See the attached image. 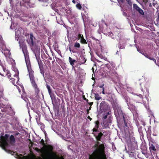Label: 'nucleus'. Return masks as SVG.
Here are the masks:
<instances>
[{
    "mask_svg": "<svg viewBox=\"0 0 159 159\" xmlns=\"http://www.w3.org/2000/svg\"><path fill=\"white\" fill-rule=\"evenodd\" d=\"M102 59H104L105 60H107V58H106L105 57H104L102 56H101L100 57Z\"/></svg>",
    "mask_w": 159,
    "mask_h": 159,
    "instance_id": "32",
    "label": "nucleus"
},
{
    "mask_svg": "<svg viewBox=\"0 0 159 159\" xmlns=\"http://www.w3.org/2000/svg\"><path fill=\"white\" fill-rule=\"evenodd\" d=\"M114 113L117 117H123L125 125L126 126L127 122L125 117V114H123L120 108L118 107L117 108L115 109Z\"/></svg>",
    "mask_w": 159,
    "mask_h": 159,
    "instance_id": "6",
    "label": "nucleus"
},
{
    "mask_svg": "<svg viewBox=\"0 0 159 159\" xmlns=\"http://www.w3.org/2000/svg\"><path fill=\"white\" fill-rule=\"evenodd\" d=\"M107 118V115H104V116L103 117V118L104 119V120H105Z\"/></svg>",
    "mask_w": 159,
    "mask_h": 159,
    "instance_id": "30",
    "label": "nucleus"
},
{
    "mask_svg": "<svg viewBox=\"0 0 159 159\" xmlns=\"http://www.w3.org/2000/svg\"><path fill=\"white\" fill-rule=\"evenodd\" d=\"M95 98L96 100H99L101 99L102 98L98 94H95Z\"/></svg>",
    "mask_w": 159,
    "mask_h": 159,
    "instance_id": "16",
    "label": "nucleus"
},
{
    "mask_svg": "<svg viewBox=\"0 0 159 159\" xmlns=\"http://www.w3.org/2000/svg\"><path fill=\"white\" fill-rule=\"evenodd\" d=\"M150 150L155 151L156 150L155 147L153 144H152L150 147Z\"/></svg>",
    "mask_w": 159,
    "mask_h": 159,
    "instance_id": "20",
    "label": "nucleus"
},
{
    "mask_svg": "<svg viewBox=\"0 0 159 159\" xmlns=\"http://www.w3.org/2000/svg\"><path fill=\"white\" fill-rule=\"evenodd\" d=\"M135 95H137V96H139L140 98H141V99L143 98V96L141 94H135Z\"/></svg>",
    "mask_w": 159,
    "mask_h": 159,
    "instance_id": "27",
    "label": "nucleus"
},
{
    "mask_svg": "<svg viewBox=\"0 0 159 159\" xmlns=\"http://www.w3.org/2000/svg\"><path fill=\"white\" fill-rule=\"evenodd\" d=\"M99 122L98 121H97L96 122V125L95 126V127H96V128H97V129H98L99 127Z\"/></svg>",
    "mask_w": 159,
    "mask_h": 159,
    "instance_id": "26",
    "label": "nucleus"
},
{
    "mask_svg": "<svg viewBox=\"0 0 159 159\" xmlns=\"http://www.w3.org/2000/svg\"><path fill=\"white\" fill-rule=\"evenodd\" d=\"M2 67L4 73L2 74L0 73V74L3 76L5 75L7 76L8 78L10 79V81L12 82L13 84L15 85V83H17L19 80V78L18 77L19 72L18 70H17V69L16 70V74L14 75V78H12L11 77V74L9 73V71L7 70H6V69L3 68V67Z\"/></svg>",
    "mask_w": 159,
    "mask_h": 159,
    "instance_id": "4",
    "label": "nucleus"
},
{
    "mask_svg": "<svg viewBox=\"0 0 159 159\" xmlns=\"http://www.w3.org/2000/svg\"><path fill=\"white\" fill-rule=\"evenodd\" d=\"M2 39V36L1 35H0V40H1Z\"/></svg>",
    "mask_w": 159,
    "mask_h": 159,
    "instance_id": "41",
    "label": "nucleus"
},
{
    "mask_svg": "<svg viewBox=\"0 0 159 159\" xmlns=\"http://www.w3.org/2000/svg\"><path fill=\"white\" fill-rule=\"evenodd\" d=\"M19 92L20 93V91L19 90Z\"/></svg>",
    "mask_w": 159,
    "mask_h": 159,
    "instance_id": "51",
    "label": "nucleus"
},
{
    "mask_svg": "<svg viewBox=\"0 0 159 159\" xmlns=\"http://www.w3.org/2000/svg\"><path fill=\"white\" fill-rule=\"evenodd\" d=\"M97 130H98V129L97 128H96V129L94 128L93 129V132H97Z\"/></svg>",
    "mask_w": 159,
    "mask_h": 159,
    "instance_id": "34",
    "label": "nucleus"
},
{
    "mask_svg": "<svg viewBox=\"0 0 159 159\" xmlns=\"http://www.w3.org/2000/svg\"><path fill=\"white\" fill-rule=\"evenodd\" d=\"M27 107L28 106V104H27Z\"/></svg>",
    "mask_w": 159,
    "mask_h": 159,
    "instance_id": "49",
    "label": "nucleus"
},
{
    "mask_svg": "<svg viewBox=\"0 0 159 159\" xmlns=\"http://www.w3.org/2000/svg\"><path fill=\"white\" fill-rule=\"evenodd\" d=\"M148 58L150 60H152L153 61H154V62L157 65V64L156 63V60L155 59H154L152 57H150V56L148 57Z\"/></svg>",
    "mask_w": 159,
    "mask_h": 159,
    "instance_id": "23",
    "label": "nucleus"
},
{
    "mask_svg": "<svg viewBox=\"0 0 159 159\" xmlns=\"http://www.w3.org/2000/svg\"><path fill=\"white\" fill-rule=\"evenodd\" d=\"M2 107L4 108V109H1V110L2 111L7 112L11 116L15 115V112L12 109L11 105H3Z\"/></svg>",
    "mask_w": 159,
    "mask_h": 159,
    "instance_id": "5",
    "label": "nucleus"
},
{
    "mask_svg": "<svg viewBox=\"0 0 159 159\" xmlns=\"http://www.w3.org/2000/svg\"><path fill=\"white\" fill-rule=\"evenodd\" d=\"M69 60L70 64L71 65L73 66L74 64V63L76 61L74 59H73L70 57H69Z\"/></svg>",
    "mask_w": 159,
    "mask_h": 159,
    "instance_id": "12",
    "label": "nucleus"
},
{
    "mask_svg": "<svg viewBox=\"0 0 159 159\" xmlns=\"http://www.w3.org/2000/svg\"><path fill=\"white\" fill-rule=\"evenodd\" d=\"M11 27H12V25H11V27H10V28H11V29H12Z\"/></svg>",
    "mask_w": 159,
    "mask_h": 159,
    "instance_id": "47",
    "label": "nucleus"
},
{
    "mask_svg": "<svg viewBox=\"0 0 159 159\" xmlns=\"http://www.w3.org/2000/svg\"><path fill=\"white\" fill-rule=\"evenodd\" d=\"M38 63L39 64V68L40 69V70L43 69V66L42 65V62L41 61H38Z\"/></svg>",
    "mask_w": 159,
    "mask_h": 159,
    "instance_id": "18",
    "label": "nucleus"
},
{
    "mask_svg": "<svg viewBox=\"0 0 159 159\" xmlns=\"http://www.w3.org/2000/svg\"><path fill=\"white\" fill-rule=\"evenodd\" d=\"M34 37L33 35L32 34H30V40L31 44L32 45L34 44Z\"/></svg>",
    "mask_w": 159,
    "mask_h": 159,
    "instance_id": "13",
    "label": "nucleus"
},
{
    "mask_svg": "<svg viewBox=\"0 0 159 159\" xmlns=\"http://www.w3.org/2000/svg\"><path fill=\"white\" fill-rule=\"evenodd\" d=\"M106 35H107L108 36L111 37L112 39H115V37L113 36V34L111 32L108 33L107 34H106Z\"/></svg>",
    "mask_w": 159,
    "mask_h": 159,
    "instance_id": "15",
    "label": "nucleus"
},
{
    "mask_svg": "<svg viewBox=\"0 0 159 159\" xmlns=\"http://www.w3.org/2000/svg\"><path fill=\"white\" fill-rule=\"evenodd\" d=\"M89 119H90V120L92 119L90 118L89 116Z\"/></svg>",
    "mask_w": 159,
    "mask_h": 159,
    "instance_id": "46",
    "label": "nucleus"
},
{
    "mask_svg": "<svg viewBox=\"0 0 159 159\" xmlns=\"http://www.w3.org/2000/svg\"><path fill=\"white\" fill-rule=\"evenodd\" d=\"M9 136L7 134L4 136L2 135L0 136V143L1 146L4 150L8 153L11 155H15V157L17 159H61V156L57 155L53 151V147L49 145L46 149L43 148L41 150L39 149V152L41 156L36 157L34 155H31L27 156H23L22 155H18L10 150H7L6 147H7L8 143L13 144L15 141L14 136H11L10 139L8 138Z\"/></svg>",
    "mask_w": 159,
    "mask_h": 159,
    "instance_id": "1",
    "label": "nucleus"
},
{
    "mask_svg": "<svg viewBox=\"0 0 159 159\" xmlns=\"http://www.w3.org/2000/svg\"><path fill=\"white\" fill-rule=\"evenodd\" d=\"M76 6L79 9H81L82 7L81 6L80 4H77L76 5Z\"/></svg>",
    "mask_w": 159,
    "mask_h": 159,
    "instance_id": "25",
    "label": "nucleus"
},
{
    "mask_svg": "<svg viewBox=\"0 0 159 159\" xmlns=\"http://www.w3.org/2000/svg\"><path fill=\"white\" fill-rule=\"evenodd\" d=\"M158 66H159V65H158Z\"/></svg>",
    "mask_w": 159,
    "mask_h": 159,
    "instance_id": "52",
    "label": "nucleus"
},
{
    "mask_svg": "<svg viewBox=\"0 0 159 159\" xmlns=\"http://www.w3.org/2000/svg\"><path fill=\"white\" fill-rule=\"evenodd\" d=\"M107 67L109 69V71H111V68L110 67V66L109 65H108L107 66Z\"/></svg>",
    "mask_w": 159,
    "mask_h": 159,
    "instance_id": "29",
    "label": "nucleus"
},
{
    "mask_svg": "<svg viewBox=\"0 0 159 159\" xmlns=\"http://www.w3.org/2000/svg\"><path fill=\"white\" fill-rule=\"evenodd\" d=\"M72 2H73V3H75V0H73V1H72Z\"/></svg>",
    "mask_w": 159,
    "mask_h": 159,
    "instance_id": "44",
    "label": "nucleus"
},
{
    "mask_svg": "<svg viewBox=\"0 0 159 159\" xmlns=\"http://www.w3.org/2000/svg\"><path fill=\"white\" fill-rule=\"evenodd\" d=\"M70 51H71L70 48Z\"/></svg>",
    "mask_w": 159,
    "mask_h": 159,
    "instance_id": "50",
    "label": "nucleus"
},
{
    "mask_svg": "<svg viewBox=\"0 0 159 159\" xmlns=\"http://www.w3.org/2000/svg\"><path fill=\"white\" fill-rule=\"evenodd\" d=\"M104 84H102V85L99 86V87L100 88H102V89H103V88H104Z\"/></svg>",
    "mask_w": 159,
    "mask_h": 159,
    "instance_id": "31",
    "label": "nucleus"
},
{
    "mask_svg": "<svg viewBox=\"0 0 159 159\" xmlns=\"http://www.w3.org/2000/svg\"><path fill=\"white\" fill-rule=\"evenodd\" d=\"M24 94L25 93H24L23 94L21 95V98L23 99L27 103L28 100L26 97H25V96H24V95H25Z\"/></svg>",
    "mask_w": 159,
    "mask_h": 159,
    "instance_id": "17",
    "label": "nucleus"
},
{
    "mask_svg": "<svg viewBox=\"0 0 159 159\" xmlns=\"http://www.w3.org/2000/svg\"><path fill=\"white\" fill-rule=\"evenodd\" d=\"M119 48L120 49H123L124 48V47H119Z\"/></svg>",
    "mask_w": 159,
    "mask_h": 159,
    "instance_id": "40",
    "label": "nucleus"
},
{
    "mask_svg": "<svg viewBox=\"0 0 159 159\" xmlns=\"http://www.w3.org/2000/svg\"><path fill=\"white\" fill-rule=\"evenodd\" d=\"M39 1H43L44 2V1H45V0H39Z\"/></svg>",
    "mask_w": 159,
    "mask_h": 159,
    "instance_id": "43",
    "label": "nucleus"
},
{
    "mask_svg": "<svg viewBox=\"0 0 159 159\" xmlns=\"http://www.w3.org/2000/svg\"><path fill=\"white\" fill-rule=\"evenodd\" d=\"M127 1V3L129 6H132V2L130 0H126Z\"/></svg>",
    "mask_w": 159,
    "mask_h": 159,
    "instance_id": "24",
    "label": "nucleus"
},
{
    "mask_svg": "<svg viewBox=\"0 0 159 159\" xmlns=\"http://www.w3.org/2000/svg\"><path fill=\"white\" fill-rule=\"evenodd\" d=\"M41 143L43 145H45V143H44V141L43 140V139H42L41 141Z\"/></svg>",
    "mask_w": 159,
    "mask_h": 159,
    "instance_id": "33",
    "label": "nucleus"
},
{
    "mask_svg": "<svg viewBox=\"0 0 159 159\" xmlns=\"http://www.w3.org/2000/svg\"><path fill=\"white\" fill-rule=\"evenodd\" d=\"M16 39L17 41H18V39H16L17 37H18L21 34V32H22V30L21 28H19L18 29H16Z\"/></svg>",
    "mask_w": 159,
    "mask_h": 159,
    "instance_id": "9",
    "label": "nucleus"
},
{
    "mask_svg": "<svg viewBox=\"0 0 159 159\" xmlns=\"http://www.w3.org/2000/svg\"><path fill=\"white\" fill-rule=\"evenodd\" d=\"M74 47L76 48H79L80 47V45L78 43L76 42L74 44Z\"/></svg>",
    "mask_w": 159,
    "mask_h": 159,
    "instance_id": "21",
    "label": "nucleus"
},
{
    "mask_svg": "<svg viewBox=\"0 0 159 159\" xmlns=\"http://www.w3.org/2000/svg\"><path fill=\"white\" fill-rule=\"evenodd\" d=\"M23 53L24 54L26 63L29 74L31 82L33 87L34 88L36 94L38 95L39 93V89L34 81V77L33 75L34 71L31 68L30 62L29 59L28 55L27 54H25L24 52H23Z\"/></svg>",
    "mask_w": 159,
    "mask_h": 159,
    "instance_id": "3",
    "label": "nucleus"
},
{
    "mask_svg": "<svg viewBox=\"0 0 159 159\" xmlns=\"http://www.w3.org/2000/svg\"><path fill=\"white\" fill-rule=\"evenodd\" d=\"M141 90H142V91H143V89H142Z\"/></svg>",
    "mask_w": 159,
    "mask_h": 159,
    "instance_id": "48",
    "label": "nucleus"
},
{
    "mask_svg": "<svg viewBox=\"0 0 159 159\" xmlns=\"http://www.w3.org/2000/svg\"><path fill=\"white\" fill-rule=\"evenodd\" d=\"M80 41L81 43H82L85 44L87 43V42L86 40L83 37L82 38H81L80 40Z\"/></svg>",
    "mask_w": 159,
    "mask_h": 159,
    "instance_id": "22",
    "label": "nucleus"
},
{
    "mask_svg": "<svg viewBox=\"0 0 159 159\" xmlns=\"http://www.w3.org/2000/svg\"><path fill=\"white\" fill-rule=\"evenodd\" d=\"M46 87L47 89H48L49 94L52 99V92L51 91V88L50 86L47 84H46Z\"/></svg>",
    "mask_w": 159,
    "mask_h": 159,
    "instance_id": "11",
    "label": "nucleus"
},
{
    "mask_svg": "<svg viewBox=\"0 0 159 159\" xmlns=\"http://www.w3.org/2000/svg\"><path fill=\"white\" fill-rule=\"evenodd\" d=\"M133 8L138 11L140 14L142 15L144 14L143 11L136 4H133Z\"/></svg>",
    "mask_w": 159,
    "mask_h": 159,
    "instance_id": "8",
    "label": "nucleus"
},
{
    "mask_svg": "<svg viewBox=\"0 0 159 159\" xmlns=\"http://www.w3.org/2000/svg\"><path fill=\"white\" fill-rule=\"evenodd\" d=\"M81 58L82 60L81 61L80 63V64H84L86 61V59L84 57H81Z\"/></svg>",
    "mask_w": 159,
    "mask_h": 159,
    "instance_id": "19",
    "label": "nucleus"
},
{
    "mask_svg": "<svg viewBox=\"0 0 159 159\" xmlns=\"http://www.w3.org/2000/svg\"><path fill=\"white\" fill-rule=\"evenodd\" d=\"M111 122V118H109L107 120H103L102 123V126L104 128H107L108 127L109 124Z\"/></svg>",
    "mask_w": 159,
    "mask_h": 159,
    "instance_id": "7",
    "label": "nucleus"
},
{
    "mask_svg": "<svg viewBox=\"0 0 159 159\" xmlns=\"http://www.w3.org/2000/svg\"><path fill=\"white\" fill-rule=\"evenodd\" d=\"M94 148V151L89 155V159H106L103 144H99L98 142L95 145ZM61 159H64L62 156Z\"/></svg>",
    "mask_w": 159,
    "mask_h": 159,
    "instance_id": "2",
    "label": "nucleus"
},
{
    "mask_svg": "<svg viewBox=\"0 0 159 159\" xmlns=\"http://www.w3.org/2000/svg\"><path fill=\"white\" fill-rule=\"evenodd\" d=\"M103 134L102 133H99L98 136H96V138L98 141H100L102 136L103 135Z\"/></svg>",
    "mask_w": 159,
    "mask_h": 159,
    "instance_id": "14",
    "label": "nucleus"
},
{
    "mask_svg": "<svg viewBox=\"0 0 159 159\" xmlns=\"http://www.w3.org/2000/svg\"><path fill=\"white\" fill-rule=\"evenodd\" d=\"M78 37L79 39H81V38H82L83 37V35H81V34H79L78 35Z\"/></svg>",
    "mask_w": 159,
    "mask_h": 159,
    "instance_id": "28",
    "label": "nucleus"
},
{
    "mask_svg": "<svg viewBox=\"0 0 159 159\" xmlns=\"http://www.w3.org/2000/svg\"><path fill=\"white\" fill-rule=\"evenodd\" d=\"M118 2H123V0H117Z\"/></svg>",
    "mask_w": 159,
    "mask_h": 159,
    "instance_id": "39",
    "label": "nucleus"
},
{
    "mask_svg": "<svg viewBox=\"0 0 159 159\" xmlns=\"http://www.w3.org/2000/svg\"><path fill=\"white\" fill-rule=\"evenodd\" d=\"M107 107L108 106L104 102L102 101L100 103V108L101 110L105 111Z\"/></svg>",
    "mask_w": 159,
    "mask_h": 159,
    "instance_id": "10",
    "label": "nucleus"
},
{
    "mask_svg": "<svg viewBox=\"0 0 159 159\" xmlns=\"http://www.w3.org/2000/svg\"><path fill=\"white\" fill-rule=\"evenodd\" d=\"M7 51L8 52V53H9L10 51V50H7Z\"/></svg>",
    "mask_w": 159,
    "mask_h": 159,
    "instance_id": "45",
    "label": "nucleus"
},
{
    "mask_svg": "<svg viewBox=\"0 0 159 159\" xmlns=\"http://www.w3.org/2000/svg\"><path fill=\"white\" fill-rule=\"evenodd\" d=\"M157 24L159 25V15L158 16V18L157 19Z\"/></svg>",
    "mask_w": 159,
    "mask_h": 159,
    "instance_id": "35",
    "label": "nucleus"
},
{
    "mask_svg": "<svg viewBox=\"0 0 159 159\" xmlns=\"http://www.w3.org/2000/svg\"><path fill=\"white\" fill-rule=\"evenodd\" d=\"M104 90H105L104 88H103V89H102V93L103 94H105Z\"/></svg>",
    "mask_w": 159,
    "mask_h": 159,
    "instance_id": "37",
    "label": "nucleus"
},
{
    "mask_svg": "<svg viewBox=\"0 0 159 159\" xmlns=\"http://www.w3.org/2000/svg\"><path fill=\"white\" fill-rule=\"evenodd\" d=\"M93 102H90L89 104L90 105H93Z\"/></svg>",
    "mask_w": 159,
    "mask_h": 159,
    "instance_id": "42",
    "label": "nucleus"
},
{
    "mask_svg": "<svg viewBox=\"0 0 159 159\" xmlns=\"http://www.w3.org/2000/svg\"><path fill=\"white\" fill-rule=\"evenodd\" d=\"M143 54L146 57H147V58H148V57L149 56V55H147L146 54L145 55L143 53Z\"/></svg>",
    "mask_w": 159,
    "mask_h": 159,
    "instance_id": "36",
    "label": "nucleus"
},
{
    "mask_svg": "<svg viewBox=\"0 0 159 159\" xmlns=\"http://www.w3.org/2000/svg\"><path fill=\"white\" fill-rule=\"evenodd\" d=\"M21 87V88L22 89V91H23V93H24V88L22 86V87Z\"/></svg>",
    "mask_w": 159,
    "mask_h": 159,
    "instance_id": "38",
    "label": "nucleus"
}]
</instances>
